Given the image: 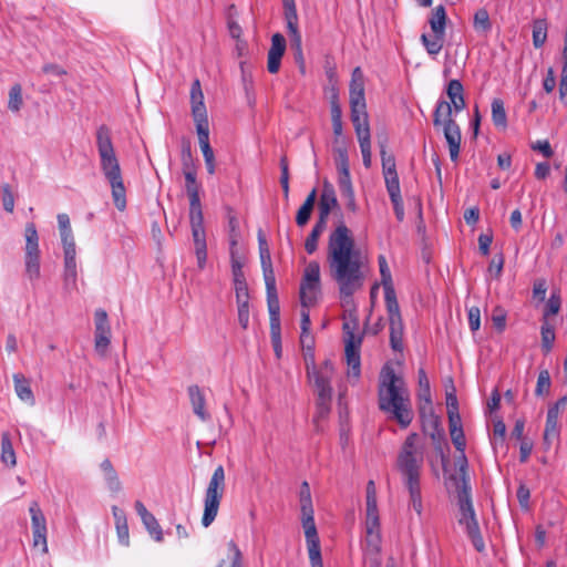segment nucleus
Returning <instances> with one entry per match:
<instances>
[{
    "label": "nucleus",
    "instance_id": "39",
    "mask_svg": "<svg viewBox=\"0 0 567 567\" xmlns=\"http://www.w3.org/2000/svg\"><path fill=\"white\" fill-rule=\"evenodd\" d=\"M547 27L545 19H537L533 22V44L536 49L545 44L547 40Z\"/></svg>",
    "mask_w": 567,
    "mask_h": 567
},
{
    "label": "nucleus",
    "instance_id": "44",
    "mask_svg": "<svg viewBox=\"0 0 567 567\" xmlns=\"http://www.w3.org/2000/svg\"><path fill=\"white\" fill-rule=\"evenodd\" d=\"M301 514H313L311 492L308 482H302L299 492Z\"/></svg>",
    "mask_w": 567,
    "mask_h": 567
},
{
    "label": "nucleus",
    "instance_id": "9",
    "mask_svg": "<svg viewBox=\"0 0 567 567\" xmlns=\"http://www.w3.org/2000/svg\"><path fill=\"white\" fill-rule=\"evenodd\" d=\"M189 223L192 227L197 266L199 269H204L207 260V245L202 208L189 209Z\"/></svg>",
    "mask_w": 567,
    "mask_h": 567
},
{
    "label": "nucleus",
    "instance_id": "59",
    "mask_svg": "<svg viewBox=\"0 0 567 567\" xmlns=\"http://www.w3.org/2000/svg\"><path fill=\"white\" fill-rule=\"evenodd\" d=\"M307 549H308L311 567H323L322 558H321L320 543L311 542V544H307Z\"/></svg>",
    "mask_w": 567,
    "mask_h": 567
},
{
    "label": "nucleus",
    "instance_id": "57",
    "mask_svg": "<svg viewBox=\"0 0 567 567\" xmlns=\"http://www.w3.org/2000/svg\"><path fill=\"white\" fill-rule=\"evenodd\" d=\"M378 261H379V268H380V275H381V281L383 285V289H385L386 287H393L391 271L388 266V261H386L385 257L382 255L379 256Z\"/></svg>",
    "mask_w": 567,
    "mask_h": 567
},
{
    "label": "nucleus",
    "instance_id": "18",
    "mask_svg": "<svg viewBox=\"0 0 567 567\" xmlns=\"http://www.w3.org/2000/svg\"><path fill=\"white\" fill-rule=\"evenodd\" d=\"M286 51V39L281 33H275L271 37V45L268 51L267 70L275 74L279 71L281 59Z\"/></svg>",
    "mask_w": 567,
    "mask_h": 567
},
{
    "label": "nucleus",
    "instance_id": "17",
    "mask_svg": "<svg viewBox=\"0 0 567 567\" xmlns=\"http://www.w3.org/2000/svg\"><path fill=\"white\" fill-rule=\"evenodd\" d=\"M339 207L334 187L328 181L323 182L322 192L319 199L318 220L327 223L330 213Z\"/></svg>",
    "mask_w": 567,
    "mask_h": 567
},
{
    "label": "nucleus",
    "instance_id": "8",
    "mask_svg": "<svg viewBox=\"0 0 567 567\" xmlns=\"http://www.w3.org/2000/svg\"><path fill=\"white\" fill-rule=\"evenodd\" d=\"M225 470L219 465L215 468L205 491L204 513L202 517V525L204 527H209L215 520L220 501L225 493Z\"/></svg>",
    "mask_w": 567,
    "mask_h": 567
},
{
    "label": "nucleus",
    "instance_id": "31",
    "mask_svg": "<svg viewBox=\"0 0 567 567\" xmlns=\"http://www.w3.org/2000/svg\"><path fill=\"white\" fill-rule=\"evenodd\" d=\"M473 28L478 34L484 37L492 31L489 14L485 8H481L475 11L473 17Z\"/></svg>",
    "mask_w": 567,
    "mask_h": 567
},
{
    "label": "nucleus",
    "instance_id": "63",
    "mask_svg": "<svg viewBox=\"0 0 567 567\" xmlns=\"http://www.w3.org/2000/svg\"><path fill=\"white\" fill-rule=\"evenodd\" d=\"M331 409V399L326 398H317V414L315 421L319 419H324Z\"/></svg>",
    "mask_w": 567,
    "mask_h": 567
},
{
    "label": "nucleus",
    "instance_id": "11",
    "mask_svg": "<svg viewBox=\"0 0 567 567\" xmlns=\"http://www.w3.org/2000/svg\"><path fill=\"white\" fill-rule=\"evenodd\" d=\"M307 370L310 381L313 382L317 396L332 399L331 380L334 372L332 363L327 360L319 369H316L313 365L312 372H310L309 365L307 364Z\"/></svg>",
    "mask_w": 567,
    "mask_h": 567
},
{
    "label": "nucleus",
    "instance_id": "47",
    "mask_svg": "<svg viewBox=\"0 0 567 567\" xmlns=\"http://www.w3.org/2000/svg\"><path fill=\"white\" fill-rule=\"evenodd\" d=\"M142 523L155 542H163L164 537L162 527L153 514H151L147 518L142 520Z\"/></svg>",
    "mask_w": 567,
    "mask_h": 567
},
{
    "label": "nucleus",
    "instance_id": "34",
    "mask_svg": "<svg viewBox=\"0 0 567 567\" xmlns=\"http://www.w3.org/2000/svg\"><path fill=\"white\" fill-rule=\"evenodd\" d=\"M1 461L11 467L16 466V452L8 432L1 434Z\"/></svg>",
    "mask_w": 567,
    "mask_h": 567
},
{
    "label": "nucleus",
    "instance_id": "38",
    "mask_svg": "<svg viewBox=\"0 0 567 567\" xmlns=\"http://www.w3.org/2000/svg\"><path fill=\"white\" fill-rule=\"evenodd\" d=\"M384 299L386 305V310L390 320H399L401 318L400 307L396 300L395 291L393 287H386L384 289Z\"/></svg>",
    "mask_w": 567,
    "mask_h": 567
},
{
    "label": "nucleus",
    "instance_id": "6",
    "mask_svg": "<svg viewBox=\"0 0 567 567\" xmlns=\"http://www.w3.org/2000/svg\"><path fill=\"white\" fill-rule=\"evenodd\" d=\"M96 147L101 161V171L111 186L114 205L120 212H123L126 208V189L120 162L112 143L111 131L104 124L96 131Z\"/></svg>",
    "mask_w": 567,
    "mask_h": 567
},
{
    "label": "nucleus",
    "instance_id": "58",
    "mask_svg": "<svg viewBox=\"0 0 567 567\" xmlns=\"http://www.w3.org/2000/svg\"><path fill=\"white\" fill-rule=\"evenodd\" d=\"M331 122H332L333 134L336 136L334 142L338 143L339 137L342 135V110H341V107L334 106L333 110H331Z\"/></svg>",
    "mask_w": 567,
    "mask_h": 567
},
{
    "label": "nucleus",
    "instance_id": "62",
    "mask_svg": "<svg viewBox=\"0 0 567 567\" xmlns=\"http://www.w3.org/2000/svg\"><path fill=\"white\" fill-rule=\"evenodd\" d=\"M560 305H561V301H560L559 296L551 295L547 301L543 319H548V316L557 315L559 312Z\"/></svg>",
    "mask_w": 567,
    "mask_h": 567
},
{
    "label": "nucleus",
    "instance_id": "26",
    "mask_svg": "<svg viewBox=\"0 0 567 567\" xmlns=\"http://www.w3.org/2000/svg\"><path fill=\"white\" fill-rule=\"evenodd\" d=\"M14 391L20 400L33 405L35 402L33 392L30 386V381L22 374H13Z\"/></svg>",
    "mask_w": 567,
    "mask_h": 567
},
{
    "label": "nucleus",
    "instance_id": "36",
    "mask_svg": "<svg viewBox=\"0 0 567 567\" xmlns=\"http://www.w3.org/2000/svg\"><path fill=\"white\" fill-rule=\"evenodd\" d=\"M326 227L327 223L317 219L316 224L313 225L310 234L308 235L305 241V249L309 255L313 254L317 250L319 237L324 231Z\"/></svg>",
    "mask_w": 567,
    "mask_h": 567
},
{
    "label": "nucleus",
    "instance_id": "48",
    "mask_svg": "<svg viewBox=\"0 0 567 567\" xmlns=\"http://www.w3.org/2000/svg\"><path fill=\"white\" fill-rule=\"evenodd\" d=\"M301 282L320 285V265L317 261H310L305 268Z\"/></svg>",
    "mask_w": 567,
    "mask_h": 567
},
{
    "label": "nucleus",
    "instance_id": "28",
    "mask_svg": "<svg viewBox=\"0 0 567 567\" xmlns=\"http://www.w3.org/2000/svg\"><path fill=\"white\" fill-rule=\"evenodd\" d=\"M317 198V190L313 188L307 196L305 203L301 205V207L298 209L296 215V224L299 227H303L309 221L313 206Z\"/></svg>",
    "mask_w": 567,
    "mask_h": 567
},
{
    "label": "nucleus",
    "instance_id": "35",
    "mask_svg": "<svg viewBox=\"0 0 567 567\" xmlns=\"http://www.w3.org/2000/svg\"><path fill=\"white\" fill-rule=\"evenodd\" d=\"M444 34L433 33V35H427L423 33L421 35V41L430 55H437L443 45H444Z\"/></svg>",
    "mask_w": 567,
    "mask_h": 567
},
{
    "label": "nucleus",
    "instance_id": "55",
    "mask_svg": "<svg viewBox=\"0 0 567 567\" xmlns=\"http://www.w3.org/2000/svg\"><path fill=\"white\" fill-rule=\"evenodd\" d=\"M334 155L338 172L350 171L347 148L342 145L334 147Z\"/></svg>",
    "mask_w": 567,
    "mask_h": 567
},
{
    "label": "nucleus",
    "instance_id": "42",
    "mask_svg": "<svg viewBox=\"0 0 567 567\" xmlns=\"http://www.w3.org/2000/svg\"><path fill=\"white\" fill-rule=\"evenodd\" d=\"M560 427L558 419L546 417V424L544 430V444L549 447L555 440H558Z\"/></svg>",
    "mask_w": 567,
    "mask_h": 567
},
{
    "label": "nucleus",
    "instance_id": "40",
    "mask_svg": "<svg viewBox=\"0 0 567 567\" xmlns=\"http://www.w3.org/2000/svg\"><path fill=\"white\" fill-rule=\"evenodd\" d=\"M492 121L497 127L505 128L507 126V116L501 99H494L492 102Z\"/></svg>",
    "mask_w": 567,
    "mask_h": 567
},
{
    "label": "nucleus",
    "instance_id": "53",
    "mask_svg": "<svg viewBox=\"0 0 567 567\" xmlns=\"http://www.w3.org/2000/svg\"><path fill=\"white\" fill-rule=\"evenodd\" d=\"M260 262H261V268H262V272H264L265 284L276 281L270 252L260 254Z\"/></svg>",
    "mask_w": 567,
    "mask_h": 567
},
{
    "label": "nucleus",
    "instance_id": "33",
    "mask_svg": "<svg viewBox=\"0 0 567 567\" xmlns=\"http://www.w3.org/2000/svg\"><path fill=\"white\" fill-rule=\"evenodd\" d=\"M417 380H419L417 398L420 399V401H423L430 408V410H432V396H431L430 381H429L426 372L423 368H420L417 371Z\"/></svg>",
    "mask_w": 567,
    "mask_h": 567
},
{
    "label": "nucleus",
    "instance_id": "2",
    "mask_svg": "<svg viewBox=\"0 0 567 567\" xmlns=\"http://www.w3.org/2000/svg\"><path fill=\"white\" fill-rule=\"evenodd\" d=\"M378 402L379 409L390 414L402 429H406L412 423L410 392L404 379L398 375L390 364H385L380 372Z\"/></svg>",
    "mask_w": 567,
    "mask_h": 567
},
{
    "label": "nucleus",
    "instance_id": "5",
    "mask_svg": "<svg viewBox=\"0 0 567 567\" xmlns=\"http://www.w3.org/2000/svg\"><path fill=\"white\" fill-rule=\"evenodd\" d=\"M351 121L360 144L363 165L371 166V135L364 96V76L358 66L352 71L349 87Z\"/></svg>",
    "mask_w": 567,
    "mask_h": 567
},
{
    "label": "nucleus",
    "instance_id": "4",
    "mask_svg": "<svg viewBox=\"0 0 567 567\" xmlns=\"http://www.w3.org/2000/svg\"><path fill=\"white\" fill-rule=\"evenodd\" d=\"M446 95L450 102L439 100L433 112V125L435 128H442L444 137L449 145L451 161L456 162L461 148V128L452 117L453 111L458 113L466 106L464 99V87L461 81L451 80L446 86Z\"/></svg>",
    "mask_w": 567,
    "mask_h": 567
},
{
    "label": "nucleus",
    "instance_id": "24",
    "mask_svg": "<svg viewBox=\"0 0 567 567\" xmlns=\"http://www.w3.org/2000/svg\"><path fill=\"white\" fill-rule=\"evenodd\" d=\"M188 395L192 403L193 412L202 420L207 421L209 414L205 410V395L198 385H190L188 388Z\"/></svg>",
    "mask_w": 567,
    "mask_h": 567
},
{
    "label": "nucleus",
    "instance_id": "3",
    "mask_svg": "<svg viewBox=\"0 0 567 567\" xmlns=\"http://www.w3.org/2000/svg\"><path fill=\"white\" fill-rule=\"evenodd\" d=\"M419 434L410 433L403 442L395 466L410 494V505L421 516L423 511L421 495V472L424 463V446L419 443Z\"/></svg>",
    "mask_w": 567,
    "mask_h": 567
},
{
    "label": "nucleus",
    "instance_id": "32",
    "mask_svg": "<svg viewBox=\"0 0 567 567\" xmlns=\"http://www.w3.org/2000/svg\"><path fill=\"white\" fill-rule=\"evenodd\" d=\"M25 255L24 256H40L39 236L33 223L25 226Z\"/></svg>",
    "mask_w": 567,
    "mask_h": 567
},
{
    "label": "nucleus",
    "instance_id": "22",
    "mask_svg": "<svg viewBox=\"0 0 567 567\" xmlns=\"http://www.w3.org/2000/svg\"><path fill=\"white\" fill-rule=\"evenodd\" d=\"M430 429L429 435L433 442V445L437 452L443 453V446L446 445L445 432L441 426L440 419L432 412L429 416L427 424H424V430Z\"/></svg>",
    "mask_w": 567,
    "mask_h": 567
},
{
    "label": "nucleus",
    "instance_id": "16",
    "mask_svg": "<svg viewBox=\"0 0 567 567\" xmlns=\"http://www.w3.org/2000/svg\"><path fill=\"white\" fill-rule=\"evenodd\" d=\"M466 467H467V460L465 455L462 457V463L460 465V472L462 476V485L458 488L457 492V499H458V507H460V516L475 514L473 504H472V497H471V486L468 483L467 474H466Z\"/></svg>",
    "mask_w": 567,
    "mask_h": 567
},
{
    "label": "nucleus",
    "instance_id": "60",
    "mask_svg": "<svg viewBox=\"0 0 567 567\" xmlns=\"http://www.w3.org/2000/svg\"><path fill=\"white\" fill-rule=\"evenodd\" d=\"M451 440L457 451L464 455V450L466 445L465 435L463 427L462 429H451L450 431Z\"/></svg>",
    "mask_w": 567,
    "mask_h": 567
},
{
    "label": "nucleus",
    "instance_id": "54",
    "mask_svg": "<svg viewBox=\"0 0 567 567\" xmlns=\"http://www.w3.org/2000/svg\"><path fill=\"white\" fill-rule=\"evenodd\" d=\"M227 548L231 554L229 567H245L244 556L238 545L234 540H229L227 543Z\"/></svg>",
    "mask_w": 567,
    "mask_h": 567
},
{
    "label": "nucleus",
    "instance_id": "37",
    "mask_svg": "<svg viewBox=\"0 0 567 567\" xmlns=\"http://www.w3.org/2000/svg\"><path fill=\"white\" fill-rule=\"evenodd\" d=\"M403 322L402 319L390 320V343L394 351H401L403 348Z\"/></svg>",
    "mask_w": 567,
    "mask_h": 567
},
{
    "label": "nucleus",
    "instance_id": "23",
    "mask_svg": "<svg viewBox=\"0 0 567 567\" xmlns=\"http://www.w3.org/2000/svg\"><path fill=\"white\" fill-rule=\"evenodd\" d=\"M185 177V188L187 196L189 198V209H198L202 208L200 198H199V185L196 181V169L195 171H185L183 172Z\"/></svg>",
    "mask_w": 567,
    "mask_h": 567
},
{
    "label": "nucleus",
    "instance_id": "27",
    "mask_svg": "<svg viewBox=\"0 0 567 567\" xmlns=\"http://www.w3.org/2000/svg\"><path fill=\"white\" fill-rule=\"evenodd\" d=\"M321 293L320 285H311L307 282L300 284V303L302 308H310L315 306Z\"/></svg>",
    "mask_w": 567,
    "mask_h": 567
},
{
    "label": "nucleus",
    "instance_id": "41",
    "mask_svg": "<svg viewBox=\"0 0 567 567\" xmlns=\"http://www.w3.org/2000/svg\"><path fill=\"white\" fill-rule=\"evenodd\" d=\"M540 334H542V348L545 353H548L553 349V344L555 341V329L549 323L548 319H543V323L540 327Z\"/></svg>",
    "mask_w": 567,
    "mask_h": 567
},
{
    "label": "nucleus",
    "instance_id": "12",
    "mask_svg": "<svg viewBox=\"0 0 567 567\" xmlns=\"http://www.w3.org/2000/svg\"><path fill=\"white\" fill-rule=\"evenodd\" d=\"M346 330V358L348 364V377L359 379L361 373V361H360V346L361 338L355 337L352 331L349 330V323L343 324Z\"/></svg>",
    "mask_w": 567,
    "mask_h": 567
},
{
    "label": "nucleus",
    "instance_id": "45",
    "mask_svg": "<svg viewBox=\"0 0 567 567\" xmlns=\"http://www.w3.org/2000/svg\"><path fill=\"white\" fill-rule=\"evenodd\" d=\"M76 260L64 259V287L73 289L76 286Z\"/></svg>",
    "mask_w": 567,
    "mask_h": 567
},
{
    "label": "nucleus",
    "instance_id": "46",
    "mask_svg": "<svg viewBox=\"0 0 567 567\" xmlns=\"http://www.w3.org/2000/svg\"><path fill=\"white\" fill-rule=\"evenodd\" d=\"M23 105L22 87L20 84H14L9 91L8 109L11 112H19Z\"/></svg>",
    "mask_w": 567,
    "mask_h": 567
},
{
    "label": "nucleus",
    "instance_id": "43",
    "mask_svg": "<svg viewBox=\"0 0 567 567\" xmlns=\"http://www.w3.org/2000/svg\"><path fill=\"white\" fill-rule=\"evenodd\" d=\"M302 526L305 529V536H306V543L311 544L312 543H320L313 514H303L302 515Z\"/></svg>",
    "mask_w": 567,
    "mask_h": 567
},
{
    "label": "nucleus",
    "instance_id": "1",
    "mask_svg": "<svg viewBox=\"0 0 567 567\" xmlns=\"http://www.w3.org/2000/svg\"><path fill=\"white\" fill-rule=\"evenodd\" d=\"M327 262L331 278L338 284L340 298L348 303L363 286L361 252L355 248L351 230L341 221L329 235Z\"/></svg>",
    "mask_w": 567,
    "mask_h": 567
},
{
    "label": "nucleus",
    "instance_id": "52",
    "mask_svg": "<svg viewBox=\"0 0 567 567\" xmlns=\"http://www.w3.org/2000/svg\"><path fill=\"white\" fill-rule=\"evenodd\" d=\"M551 381L550 374L547 370H543L539 372L537 378V384L535 389V394L540 396L544 394H548L550 390Z\"/></svg>",
    "mask_w": 567,
    "mask_h": 567
},
{
    "label": "nucleus",
    "instance_id": "21",
    "mask_svg": "<svg viewBox=\"0 0 567 567\" xmlns=\"http://www.w3.org/2000/svg\"><path fill=\"white\" fill-rule=\"evenodd\" d=\"M266 291H267V305L269 311V320L270 326H274L275 329L277 326H280V303L276 288V281L266 282Z\"/></svg>",
    "mask_w": 567,
    "mask_h": 567
},
{
    "label": "nucleus",
    "instance_id": "13",
    "mask_svg": "<svg viewBox=\"0 0 567 567\" xmlns=\"http://www.w3.org/2000/svg\"><path fill=\"white\" fill-rule=\"evenodd\" d=\"M94 323V349L100 357L104 358L111 343V327L105 310L95 311Z\"/></svg>",
    "mask_w": 567,
    "mask_h": 567
},
{
    "label": "nucleus",
    "instance_id": "50",
    "mask_svg": "<svg viewBox=\"0 0 567 567\" xmlns=\"http://www.w3.org/2000/svg\"><path fill=\"white\" fill-rule=\"evenodd\" d=\"M181 159H182L183 172L196 169L189 141H183V143H182Z\"/></svg>",
    "mask_w": 567,
    "mask_h": 567
},
{
    "label": "nucleus",
    "instance_id": "30",
    "mask_svg": "<svg viewBox=\"0 0 567 567\" xmlns=\"http://www.w3.org/2000/svg\"><path fill=\"white\" fill-rule=\"evenodd\" d=\"M447 16L444 6L440 4L432 10L429 23L433 33L445 35Z\"/></svg>",
    "mask_w": 567,
    "mask_h": 567
},
{
    "label": "nucleus",
    "instance_id": "29",
    "mask_svg": "<svg viewBox=\"0 0 567 567\" xmlns=\"http://www.w3.org/2000/svg\"><path fill=\"white\" fill-rule=\"evenodd\" d=\"M101 470L104 473V478L109 489L113 493L120 492L122 488V484L115 468L113 467L109 458H105L101 463Z\"/></svg>",
    "mask_w": 567,
    "mask_h": 567
},
{
    "label": "nucleus",
    "instance_id": "25",
    "mask_svg": "<svg viewBox=\"0 0 567 567\" xmlns=\"http://www.w3.org/2000/svg\"><path fill=\"white\" fill-rule=\"evenodd\" d=\"M112 513L115 522V528L118 537V542L124 545L128 546L130 544V533H128V525H127V518L126 514L123 509H121L117 506H112Z\"/></svg>",
    "mask_w": 567,
    "mask_h": 567
},
{
    "label": "nucleus",
    "instance_id": "51",
    "mask_svg": "<svg viewBox=\"0 0 567 567\" xmlns=\"http://www.w3.org/2000/svg\"><path fill=\"white\" fill-rule=\"evenodd\" d=\"M380 154H381L383 175H391V174L396 173L395 158L392 154H389L386 152V147L383 143L381 144Z\"/></svg>",
    "mask_w": 567,
    "mask_h": 567
},
{
    "label": "nucleus",
    "instance_id": "20",
    "mask_svg": "<svg viewBox=\"0 0 567 567\" xmlns=\"http://www.w3.org/2000/svg\"><path fill=\"white\" fill-rule=\"evenodd\" d=\"M198 135V143L205 159V165L208 174H215V155L214 151L209 144V126L200 127L196 130Z\"/></svg>",
    "mask_w": 567,
    "mask_h": 567
},
{
    "label": "nucleus",
    "instance_id": "15",
    "mask_svg": "<svg viewBox=\"0 0 567 567\" xmlns=\"http://www.w3.org/2000/svg\"><path fill=\"white\" fill-rule=\"evenodd\" d=\"M192 115L197 128L208 127L207 110L204 103V94L200 82L196 79L190 86Z\"/></svg>",
    "mask_w": 567,
    "mask_h": 567
},
{
    "label": "nucleus",
    "instance_id": "56",
    "mask_svg": "<svg viewBox=\"0 0 567 567\" xmlns=\"http://www.w3.org/2000/svg\"><path fill=\"white\" fill-rule=\"evenodd\" d=\"M386 190L390 198L401 196L400 182L398 173L391 175H384Z\"/></svg>",
    "mask_w": 567,
    "mask_h": 567
},
{
    "label": "nucleus",
    "instance_id": "14",
    "mask_svg": "<svg viewBox=\"0 0 567 567\" xmlns=\"http://www.w3.org/2000/svg\"><path fill=\"white\" fill-rule=\"evenodd\" d=\"M33 536V547H41L42 554H48L47 519L38 502H32L29 507Z\"/></svg>",
    "mask_w": 567,
    "mask_h": 567
},
{
    "label": "nucleus",
    "instance_id": "64",
    "mask_svg": "<svg viewBox=\"0 0 567 567\" xmlns=\"http://www.w3.org/2000/svg\"><path fill=\"white\" fill-rule=\"evenodd\" d=\"M492 322L502 332L506 327V312L502 308H495L492 313Z\"/></svg>",
    "mask_w": 567,
    "mask_h": 567
},
{
    "label": "nucleus",
    "instance_id": "19",
    "mask_svg": "<svg viewBox=\"0 0 567 567\" xmlns=\"http://www.w3.org/2000/svg\"><path fill=\"white\" fill-rule=\"evenodd\" d=\"M458 524L465 526L466 534L471 538L474 548L478 553H483L485 549V543L480 532V526L475 514H472L471 516H460Z\"/></svg>",
    "mask_w": 567,
    "mask_h": 567
},
{
    "label": "nucleus",
    "instance_id": "10",
    "mask_svg": "<svg viewBox=\"0 0 567 567\" xmlns=\"http://www.w3.org/2000/svg\"><path fill=\"white\" fill-rule=\"evenodd\" d=\"M284 17L287 25V32L290 39L291 48L295 51L297 60L302 58V39L298 28V13L295 0H282Z\"/></svg>",
    "mask_w": 567,
    "mask_h": 567
},
{
    "label": "nucleus",
    "instance_id": "49",
    "mask_svg": "<svg viewBox=\"0 0 567 567\" xmlns=\"http://www.w3.org/2000/svg\"><path fill=\"white\" fill-rule=\"evenodd\" d=\"M25 274L33 281L40 278V256H24Z\"/></svg>",
    "mask_w": 567,
    "mask_h": 567
},
{
    "label": "nucleus",
    "instance_id": "61",
    "mask_svg": "<svg viewBox=\"0 0 567 567\" xmlns=\"http://www.w3.org/2000/svg\"><path fill=\"white\" fill-rule=\"evenodd\" d=\"M338 174H339L338 185H339L340 193H349L350 194V190L353 189L350 171H341V172H338Z\"/></svg>",
    "mask_w": 567,
    "mask_h": 567
},
{
    "label": "nucleus",
    "instance_id": "7",
    "mask_svg": "<svg viewBox=\"0 0 567 567\" xmlns=\"http://www.w3.org/2000/svg\"><path fill=\"white\" fill-rule=\"evenodd\" d=\"M365 542L369 553L374 555L380 553V518L377 504V489L372 480L367 484Z\"/></svg>",
    "mask_w": 567,
    "mask_h": 567
}]
</instances>
